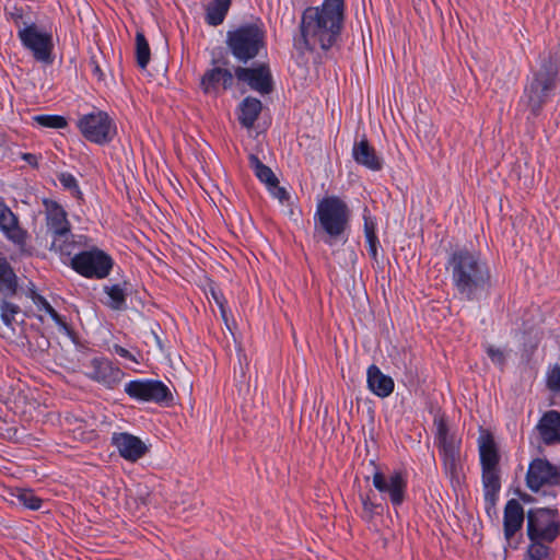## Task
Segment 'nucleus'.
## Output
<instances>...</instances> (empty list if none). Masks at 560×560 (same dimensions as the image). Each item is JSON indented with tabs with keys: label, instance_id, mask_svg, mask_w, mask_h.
I'll list each match as a JSON object with an SVG mask.
<instances>
[{
	"label": "nucleus",
	"instance_id": "22",
	"mask_svg": "<svg viewBox=\"0 0 560 560\" xmlns=\"http://www.w3.org/2000/svg\"><path fill=\"white\" fill-rule=\"evenodd\" d=\"M524 523V510L516 499L506 502L503 515L504 537L510 544L513 536L522 528Z\"/></svg>",
	"mask_w": 560,
	"mask_h": 560
},
{
	"label": "nucleus",
	"instance_id": "29",
	"mask_svg": "<svg viewBox=\"0 0 560 560\" xmlns=\"http://www.w3.org/2000/svg\"><path fill=\"white\" fill-rule=\"evenodd\" d=\"M441 456L444 471L450 477L452 485L454 487L460 485V481L464 478L460 451Z\"/></svg>",
	"mask_w": 560,
	"mask_h": 560
},
{
	"label": "nucleus",
	"instance_id": "13",
	"mask_svg": "<svg viewBox=\"0 0 560 560\" xmlns=\"http://www.w3.org/2000/svg\"><path fill=\"white\" fill-rule=\"evenodd\" d=\"M373 486L380 493L387 494L395 506L402 504L405 501L407 479L401 471H393L389 475H385L376 470L373 474Z\"/></svg>",
	"mask_w": 560,
	"mask_h": 560
},
{
	"label": "nucleus",
	"instance_id": "44",
	"mask_svg": "<svg viewBox=\"0 0 560 560\" xmlns=\"http://www.w3.org/2000/svg\"><path fill=\"white\" fill-rule=\"evenodd\" d=\"M113 350L119 357H121L124 359H127V360H130V361H133V362H137L135 355L129 350H127L126 348H124V347H121L119 345H114L113 346Z\"/></svg>",
	"mask_w": 560,
	"mask_h": 560
},
{
	"label": "nucleus",
	"instance_id": "28",
	"mask_svg": "<svg viewBox=\"0 0 560 560\" xmlns=\"http://www.w3.org/2000/svg\"><path fill=\"white\" fill-rule=\"evenodd\" d=\"M18 291V277L9 261L0 257V294L12 296Z\"/></svg>",
	"mask_w": 560,
	"mask_h": 560
},
{
	"label": "nucleus",
	"instance_id": "34",
	"mask_svg": "<svg viewBox=\"0 0 560 560\" xmlns=\"http://www.w3.org/2000/svg\"><path fill=\"white\" fill-rule=\"evenodd\" d=\"M150 47L149 43L142 32H137L136 34V60L137 65L141 69H145L150 61Z\"/></svg>",
	"mask_w": 560,
	"mask_h": 560
},
{
	"label": "nucleus",
	"instance_id": "26",
	"mask_svg": "<svg viewBox=\"0 0 560 560\" xmlns=\"http://www.w3.org/2000/svg\"><path fill=\"white\" fill-rule=\"evenodd\" d=\"M30 298L32 302L37 307L38 312H45L48 314L54 323L58 326L60 331H63L66 334L71 332V328L68 325L66 318L57 313V311L49 304V302L40 294H38L35 291L30 292Z\"/></svg>",
	"mask_w": 560,
	"mask_h": 560
},
{
	"label": "nucleus",
	"instance_id": "45",
	"mask_svg": "<svg viewBox=\"0 0 560 560\" xmlns=\"http://www.w3.org/2000/svg\"><path fill=\"white\" fill-rule=\"evenodd\" d=\"M90 66H91L93 75L96 77V79L98 81L103 80L104 79V73H103L100 65L97 63V61L92 58L91 61H90Z\"/></svg>",
	"mask_w": 560,
	"mask_h": 560
},
{
	"label": "nucleus",
	"instance_id": "12",
	"mask_svg": "<svg viewBox=\"0 0 560 560\" xmlns=\"http://www.w3.org/2000/svg\"><path fill=\"white\" fill-rule=\"evenodd\" d=\"M18 37L24 48L30 50L35 60L50 63L54 49L52 35L40 30L35 23L24 25L18 32Z\"/></svg>",
	"mask_w": 560,
	"mask_h": 560
},
{
	"label": "nucleus",
	"instance_id": "25",
	"mask_svg": "<svg viewBox=\"0 0 560 560\" xmlns=\"http://www.w3.org/2000/svg\"><path fill=\"white\" fill-rule=\"evenodd\" d=\"M436 428L435 441L441 455L455 453L460 451V440L448 431L447 423L444 418L434 419Z\"/></svg>",
	"mask_w": 560,
	"mask_h": 560
},
{
	"label": "nucleus",
	"instance_id": "47",
	"mask_svg": "<svg viewBox=\"0 0 560 560\" xmlns=\"http://www.w3.org/2000/svg\"><path fill=\"white\" fill-rule=\"evenodd\" d=\"M372 233V234H376L375 233V224L373 221L369 220V218L366 215H364V234H365V238H368V235Z\"/></svg>",
	"mask_w": 560,
	"mask_h": 560
},
{
	"label": "nucleus",
	"instance_id": "2",
	"mask_svg": "<svg viewBox=\"0 0 560 560\" xmlns=\"http://www.w3.org/2000/svg\"><path fill=\"white\" fill-rule=\"evenodd\" d=\"M452 284L462 300L477 301L491 287V272L481 253L467 247L453 250L446 261Z\"/></svg>",
	"mask_w": 560,
	"mask_h": 560
},
{
	"label": "nucleus",
	"instance_id": "39",
	"mask_svg": "<svg viewBox=\"0 0 560 560\" xmlns=\"http://www.w3.org/2000/svg\"><path fill=\"white\" fill-rule=\"evenodd\" d=\"M58 179H59L61 186L66 190H69L73 197H75L78 199H82L83 194L80 189L79 183H78L77 178L71 173L62 172V173L58 174Z\"/></svg>",
	"mask_w": 560,
	"mask_h": 560
},
{
	"label": "nucleus",
	"instance_id": "17",
	"mask_svg": "<svg viewBox=\"0 0 560 560\" xmlns=\"http://www.w3.org/2000/svg\"><path fill=\"white\" fill-rule=\"evenodd\" d=\"M0 231L20 248L25 247L27 231L20 226L18 215L3 201H0Z\"/></svg>",
	"mask_w": 560,
	"mask_h": 560
},
{
	"label": "nucleus",
	"instance_id": "1",
	"mask_svg": "<svg viewBox=\"0 0 560 560\" xmlns=\"http://www.w3.org/2000/svg\"><path fill=\"white\" fill-rule=\"evenodd\" d=\"M343 0H325L306 8L301 16L300 36L294 47L301 52L330 49L338 40L345 19Z\"/></svg>",
	"mask_w": 560,
	"mask_h": 560
},
{
	"label": "nucleus",
	"instance_id": "31",
	"mask_svg": "<svg viewBox=\"0 0 560 560\" xmlns=\"http://www.w3.org/2000/svg\"><path fill=\"white\" fill-rule=\"evenodd\" d=\"M127 285L124 283H116L113 285H105L104 292L108 295L107 306L114 311H121L126 308Z\"/></svg>",
	"mask_w": 560,
	"mask_h": 560
},
{
	"label": "nucleus",
	"instance_id": "23",
	"mask_svg": "<svg viewBox=\"0 0 560 560\" xmlns=\"http://www.w3.org/2000/svg\"><path fill=\"white\" fill-rule=\"evenodd\" d=\"M368 388L377 397L386 398L394 392L395 383L393 378L385 375L378 366L372 364L366 371Z\"/></svg>",
	"mask_w": 560,
	"mask_h": 560
},
{
	"label": "nucleus",
	"instance_id": "6",
	"mask_svg": "<svg viewBox=\"0 0 560 560\" xmlns=\"http://www.w3.org/2000/svg\"><path fill=\"white\" fill-rule=\"evenodd\" d=\"M226 45L240 62L254 59L265 45V31L257 24L241 25L226 34Z\"/></svg>",
	"mask_w": 560,
	"mask_h": 560
},
{
	"label": "nucleus",
	"instance_id": "48",
	"mask_svg": "<svg viewBox=\"0 0 560 560\" xmlns=\"http://www.w3.org/2000/svg\"><path fill=\"white\" fill-rule=\"evenodd\" d=\"M212 296L214 298L215 302L219 304V306L223 311V302L220 300V298L214 292H212Z\"/></svg>",
	"mask_w": 560,
	"mask_h": 560
},
{
	"label": "nucleus",
	"instance_id": "38",
	"mask_svg": "<svg viewBox=\"0 0 560 560\" xmlns=\"http://www.w3.org/2000/svg\"><path fill=\"white\" fill-rule=\"evenodd\" d=\"M542 539L530 540L527 548V560H547L549 556V547L542 544Z\"/></svg>",
	"mask_w": 560,
	"mask_h": 560
},
{
	"label": "nucleus",
	"instance_id": "20",
	"mask_svg": "<svg viewBox=\"0 0 560 560\" xmlns=\"http://www.w3.org/2000/svg\"><path fill=\"white\" fill-rule=\"evenodd\" d=\"M540 440L546 445L560 444V412L549 410L542 415L537 423Z\"/></svg>",
	"mask_w": 560,
	"mask_h": 560
},
{
	"label": "nucleus",
	"instance_id": "11",
	"mask_svg": "<svg viewBox=\"0 0 560 560\" xmlns=\"http://www.w3.org/2000/svg\"><path fill=\"white\" fill-rule=\"evenodd\" d=\"M78 128L86 140L96 144L110 142L116 133L114 121L102 110L83 115L78 121Z\"/></svg>",
	"mask_w": 560,
	"mask_h": 560
},
{
	"label": "nucleus",
	"instance_id": "37",
	"mask_svg": "<svg viewBox=\"0 0 560 560\" xmlns=\"http://www.w3.org/2000/svg\"><path fill=\"white\" fill-rule=\"evenodd\" d=\"M33 120L44 128L62 129L67 126V119L60 115H36Z\"/></svg>",
	"mask_w": 560,
	"mask_h": 560
},
{
	"label": "nucleus",
	"instance_id": "35",
	"mask_svg": "<svg viewBox=\"0 0 560 560\" xmlns=\"http://www.w3.org/2000/svg\"><path fill=\"white\" fill-rule=\"evenodd\" d=\"M18 502L22 504L23 506L36 511L42 508L43 500L35 495L33 490L30 489H16L15 493L13 494Z\"/></svg>",
	"mask_w": 560,
	"mask_h": 560
},
{
	"label": "nucleus",
	"instance_id": "7",
	"mask_svg": "<svg viewBox=\"0 0 560 560\" xmlns=\"http://www.w3.org/2000/svg\"><path fill=\"white\" fill-rule=\"evenodd\" d=\"M526 486L533 492L555 499L556 487H560V466L551 464L546 458H534L526 472Z\"/></svg>",
	"mask_w": 560,
	"mask_h": 560
},
{
	"label": "nucleus",
	"instance_id": "46",
	"mask_svg": "<svg viewBox=\"0 0 560 560\" xmlns=\"http://www.w3.org/2000/svg\"><path fill=\"white\" fill-rule=\"evenodd\" d=\"M21 159L25 161L31 166L37 168L38 167V156L33 153H22Z\"/></svg>",
	"mask_w": 560,
	"mask_h": 560
},
{
	"label": "nucleus",
	"instance_id": "40",
	"mask_svg": "<svg viewBox=\"0 0 560 560\" xmlns=\"http://www.w3.org/2000/svg\"><path fill=\"white\" fill-rule=\"evenodd\" d=\"M546 386L550 392L560 394V362L548 368L546 372Z\"/></svg>",
	"mask_w": 560,
	"mask_h": 560
},
{
	"label": "nucleus",
	"instance_id": "43",
	"mask_svg": "<svg viewBox=\"0 0 560 560\" xmlns=\"http://www.w3.org/2000/svg\"><path fill=\"white\" fill-rule=\"evenodd\" d=\"M366 243L369 245V254L371 258L375 261H377V245H378V238L376 234L370 233L368 235Z\"/></svg>",
	"mask_w": 560,
	"mask_h": 560
},
{
	"label": "nucleus",
	"instance_id": "41",
	"mask_svg": "<svg viewBox=\"0 0 560 560\" xmlns=\"http://www.w3.org/2000/svg\"><path fill=\"white\" fill-rule=\"evenodd\" d=\"M486 352H487L488 357L490 358V360L492 361V363H494L501 368H503L505 365V354L501 349L489 345L486 348Z\"/></svg>",
	"mask_w": 560,
	"mask_h": 560
},
{
	"label": "nucleus",
	"instance_id": "21",
	"mask_svg": "<svg viewBox=\"0 0 560 560\" xmlns=\"http://www.w3.org/2000/svg\"><path fill=\"white\" fill-rule=\"evenodd\" d=\"M478 450L481 469L499 467L501 456L492 433L481 430L478 438Z\"/></svg>",
	"mask_w": 560,
	"mask_h": 560
},
{
	"label": "nucleus",
	"instance_id": "24",
	"mask_svg": "<svg viewBox=\"0 0 560 560\" xmlns=\"http://www.w3.org/2000/svg\"><path fill=\"white\" fill-rule=\"evenodd\" d=\"M481 479L487 509H493L501 490L500 467L481 469Z\"/></svg>",
	"mask_w": 560,
	"mask_h": 560
},
{
	"label": "nucleus",
	"instance_id": "50",
	"mask_svg": "<svg viewBox=\"0 0 560 560\" xmlns=\"http://www.w3.org/2000/svg\"><path fill=\"white\" fill-rule=\"evenodd\" d=\"M37 318H38L40 322H43V320H44V318H43V316H42V315H38V316H37Z\"/></svg>",
	"mask_w": 560,
	"mask_h": 560
},
{
	"label": "nucleus",
	"instance_id": "42",
	"mask_svg": "<svg viewBox=\"0 0 560 560\" xmlns=\"http://www.w3.org/2000/svg\"><path fill=\"white\" fill-rule=\"evenodd\" d=\"M268 189L271 192V195L275 198H277L280 202H284L285 200L289 199L288 191L285 190V188L279 186V182L269 185Z\"/></svg>",
	"mask_w": 560,
	"mask_h": 560
},
{
	"label": "nucleus",
	"instance_id": "16",
	"mask_svg": "<svg viewBox=\"0 0 560 560\" xmlns=\"http://www.w3.org/2000/svg\"><path fill=\"white\" fill-rule=\"evenodd\" d=\"M234 75L229 69L213 67L200 79V88L205 94L218 96L221 91L233 86Z\"/></svg>",
	"mask_w": 560,
	"mask_h": 560
},
{
	"label": "nucleus",
	"instance_id": "32",
	"mask_svg": "<svg viewBox=\"0 0 560 560\" xmlns=\"http://www.w3.org/2000/svg\"><path fill=\"white\" fill-rule=\"evenodd\" d=\"M7 298L3 296L0 301V318L7 327L13 329V325L19 323L18 316L21 315L22 311L18 304L9 302Z\"/></svg>",
	"mask_w": 560,
	"mask_h": 560
},
{
	"label": "nucleus",
	"instance_id": "18",
	"mask_svg": "<svg viewBox=\"0 0 560 560\" xmlns=\"http://www.w3.org/2000/svg\"><path fill=\"white\" fill-rule=\"evenodd\" d=\"M112 444L117 448L119 455L129 462H137L148 451L145 444L138 436L126 432L114 433Z\"/></svg>",
	"mask_w": 560,
	"mask_h": 560
},
{
	"label": "nucleus",
	"instance_id": "19",
	"mask_svg": "<svg viewBox=\"0 0 560 560\" xmlns=\"http://www.w3.org/2000/svg\"><path fill=\"white\" fill-rule=\"evenodd\" d=\"M352 158L357 164L370 171L378 172L383 168L384 161L382 156L376 153L365 136L354 142Z\"/></svg>",
	"mask_w": 560,
	"mask_h": 560
},
{
	"label": "nucleus",
	"instance_id": "30",
	"mask_svg": "<svg viewBox=\"0 0 560 560\" xmlns=\"http://www.w3.org/2000/svg\"><path fill=\"white\" fill-rule=\"evenodd\" d=\"M232 0H213L206 10V22L211 26H218L223 23Z\"/></svg>",
	"mask_w": 560,
	"mask_h": 560
},
{
	"label": "nucleus",
	"instance_id": "10",
	"mask_svg": "<svg viewBox=\"0 0 560 560\" xmlns=\"http://www.w3.org/2000/svg\"><path fill=\"white\" fill-rule=\"evenodd\" d=\"M125 393L138 402L168 405L173 400L171 389L159 380H132L125 384Z\"/></svg>",
	"mask_w": 560,
	"mask_h": 560
},
{
	"label": "nucleus",
	"instance_id": "3",
	"mask_svg": "<svg viewBox=\"0 0 560 560\" xmlns=\"http://www.w3.org/2000/svg\"><path fill=\"white\" fill-rule=\"evenodd\" d=\"M560 82L559 65L551 55L540 56L539 65L533 68L526 79L520 104L528 112L529 117H538L555 96Z\"/></svg>",
	"mask_w": 560,
	"mask_h": 560
},
{
	"label": "nucleus",
	"instance_id": "33",
	"mask_svg": "<svg viewBox=\"0 0 560 560\" xmlns=\"http://www.w3.org/2000/svg\"><path fill=\"white\" fill-rule=\"evenodd\" d=\"M249 165L253 168L257 178L267 185V187L273 183H278V178L273 174L270 167L266 166L258 156L249 155Z\"/></svg>",
	"mask_w": 560,
	"mask_h": 560
},
{
	"label": "nucleus",
	"instance_id": "36",
	"mask_svg": "<svg viewBox=\"0 0 560 560\" xmlns=\"http://www.w3.org/2000/svg\"><path fill=\"white\" fill-rule=\"evenodd\" d=\"M360 501L362 504V518L370 522L375 515L383 513V506L380 503L373 502L369 493L360 494Z\"/></svg>",
	"mask_w": 560,
	"mask_h": 560
},
{
	"label": "nucleus",
	"instance_id": "14",
	"mask_svg": "<svg viewBox=\"0 0 560 560\" xmlns=\"http://www.w3.org/2000/svg\"><path fill=\"white\" fill-rule=\"evenodd\" d=\"M234 75L240 82L247 83L252 90L261 94H269L272 91L271 73L265 65L257 68L237 67Z\"/></svg>",
	"mask_w": 560,
	"mask_h": 560
},
{
	"label": "nucleus",
	"instance_id": "15",
	"mask_svg": "<svg viewBox=\"0 0 560 560\" xmlns=\"http://www.w3.org/2000/svg\"><path fill=\"white\" fill-rule=\"evenodd\" d=\"M88 377L108 388H114L124 377V372L106 358H94L90 362Z\"/></svg>",
	"mask_w": 560,
	"mask_h": 560
},
{
	"label": "nucleus",
	"instance_id": "5",
	"mask_svg": "<svg viewBox=\"0 0 560 560\" xmlns=\"http://www.w3.org/2000/svg\"><path fill=\"white\" fill-rule=\"evenodd\" d=\"M350 218L351 210L346 201L338 196L325 197L316 207L315 230L324 233V242L331 246L346 236Z\"/></svg>",
	"mask_w": 560,
	"mask_h": 560
},
{
	"label": "nucleus",
	"instance_id": "27",
	"mask_svg": "<svg viewBox=\"0 0 560 560\" xmlns=\"http://www.w3.org/2000/svg\"><path fill=\"white\" fill-rule=\"evenodd\" d=\"M262 105L258 98L245 97L240 104V124L245 128H252L257 120Z\"/></svg>",
	"mask_w": 560,
	"mask_h": 560
},
{
	"label": "nucleus",
	"instance_id": "9",
	"mask_svg": "<svg viewBox=\"0 0 560 560\" xmlns=\"http://www.w3.org/2000/svg\"><path fill=\"white\" fill-rule=\"evenodd\" d=\"M560 534L558 511L540 508L527 512V536L529 540L542 539L552 542Z\"/></svg>",
	"mask_w": 560,
	"mask_h": 560
},
{
	"label": "nucleus",
	"instance_id": "4",
	"mask_svg": "<svg viewBox=\"0 0 560 560\" xmlns=\"http://www.w3.org/2000/svg\"><path fill=\"white\" fill-rule=\"evenodd\" d=\"M45 231L36 234V242L60 256H71L77 243L65 208L52 199H44Z\"/></svg>",
	"mask_w": 560,
	"mask_h": 560
},
{
	"label": "nucleus",
	"instance_id": "49",
	"mask_svg": "<svg viewBox=\"0 0 560 560\" xmlns=\"http://www.w3.org/2000/svg\"><path fill=\"white\" fill-rule=\"evenodd\" d=\"M523 501H525V502H532V498H530L528 494H525V495L523 497Z\"/></svg>",
	"mask_w": 560,
	"mask_h": 560
},
{
	"label": "nucleus",
	"instance_id": "8",
	"mask_svg": "<svg viewBox=\"0 0 560 560\" xmlns=\"http://www.w3.org/2000/svg\"><path fill=\"white\" fill-rule=\"evenodd\" d=\"M113 265L114 261L112 257L96 247L77 254L73 253V257L71 258L72 269L79 275L90 279L106 278Z\"/></svg>",
	"mask_w": 560,
	"mask_h": 560
}]
</instances>
